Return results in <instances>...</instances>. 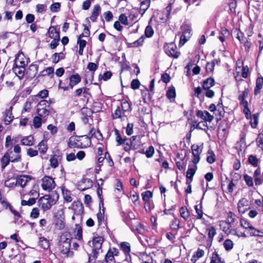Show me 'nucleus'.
<instances>
[{
  "label": "nucleus",
  "mask_w": 263,
  "mask_h": 263,
  "mask_svg": "<svg viewBox=\"0 0 263 263\" xmlns=\"http://www.w3.org/2000/svg\"><path fill=\"white\" fill-rule=\"evenodd\" d=\"M91 144L90 139L86 136H71L68 142V146L70 148H85Z\"/></svg>",
  "instance_id": "1"
},
{
  "label": "nucleus",
  "mask_w": 263,
  "mask_h": 263,
  "mask_svg": "<svg viewBox=\"0 0 263 263\" xmlns=\"http://www.w3.org/2000/svg\"><path fill=\"white\" fill-rule=\"evenodd\" d=\"M103 238L102 237H95L92 240V252L89 257L90 260L91 258L96 259L98 257V254L99 253L100 251L101 252L102 251L101 250L102 243L103 242Z\"/></svg>",
  "instance_id": "2"
},
{
  "label": "nucleus",
  "mask_w": 263,
  "mask_h": 263,
  "mask_svg": "<svg viewBox=\"0 0 263 263\" xmlns=\"http://www.w3.org/2000/svg\"><path fill=\"white\" fill-rule=\"evenodd\" d=\"M71 247V239L68 238H63L61 237L59 242V249L61 253L66 254L67 257L73 255V252L70 251Z\"/></svg>",
  "instance_id": "3"
},
{
  "label": "nucleus",
  "mask_w": 263,
  "mask_h": 263,
  "mask_svg": "<svg viewBox=\"0 0 263 263\" xmlns=\"http://www.w3.org/2000/svg\"><path fill=\"white\" fill-rule=\"evenodd\" d=\"M55 203L56 200L49 195H46L41 197L38 200L39 205L41 206L44 211L50 209Z\"/></svg>",
  "instance_id": "4"
},
{
  "label": "nucleus",
  "mask_w": 263,
  "mask_h": 263,
  "mask_svg": "<svg viewBox=\"0 0 263 263\" xmlns=\"http://www.w3.org/2000/svg\"><path fill=\"white\" fill-rule=\"evenodd\" d=\"M49 105L47 101L43 100H41L37 104V113L39 117L45 118L47 117L49 114V110L48 108Z\"/></svg>",
  "instance_id": "5"
},
{
  "label": "nucleus",
  "mask_w": 263,
  "mask_h": 263,
  "mask_svg": "<svg viewBox=\"0 0 263 263\" xmlns=\"http://www.w3.org/2000/svg\"><path fill=\"white\" fill-rule=\"evenodd\" d=\"M182 34L180 36L179 46H182L187 42L192 35V29L190 25L183 24L181 27Z\"/></svg>",
  "instance_id": "6"
},
{
  "label": "nucleus",
  "mask_w": 263,
  "mask_h": 263,
  "mask_svg": "<svg viewBox=\"0 0 263 263\" xmlns=\"http://www.w3.org/2000/svg\"><path fill=\"white\" fill-rule=\"evenodd\" d=\"M164 49L165 53L170 57L177 59L180 55V52L177 51V46L173 43L165 44Z\"/></svg>",
  "instance_id": "7"
},
{
  "label": "nucleus",
  "mask_w": 263,
  "mask_h": 263,
  "mask_svg": "<svg viewBox=\"0 0 263 263\" xmlns=\"http://www.w3.org/2000/svg\"><path fill=\"white\" fill-rule=\"evenodd\" d=\"M42 187L45 191H47L48 192L52 190L55 186V183L51 177L49 176H45L42 179Z\"/></svg>",
  "instance_id": "8"
},
{
  "label": "nucleus",
  "mask_w": 263,
  "mask_h": 263,
  "mask_svg": "<svg viewBox=\"0 0 263 263\" xmlns=\"http://www.w3.org/2000/svg\"><path fill=\"white\" fill-rule=\"evenodd\" d=\"M191 149L193 156L192 162L194 164H197L200 159V155L202 152V147H200L198 145L194 144L192 145Z\"/></svg>",
  "instance_id": "9"
},
{
  "label": "nucleus",
  "mask_w": 263,
  "mask_h": 263,
  "mask_svg": "<svg viewBox=\"0 0 263 263\" xmlns=\"http://www.w3.org/2000/svg\"><path fill=\"white\" fill-rule=\"evenodd\" d=\"M126 223L130 227L133 231L138 230L141 227L140 223L135 218H132L129 215L125 218Z\"/></svg>",
  "instance_id": "10"
},
{
  "label": "nucleus",
  "mask_w": 263,
  "mask_h": 263,
  "mask_svg": "<svg viewBox=\"0 0 263 263\" xmlns=\"http://www.w3.org/2000/svg\"><path fill=\"white\" fill-rule=\"evenodd\" d=\"M25 70V69L24 66L22 65L18 66L16 63H15L12 68L13 71L20 80L22 79L24 76Z\"/></svg>",
  "instance_id": "11"
},
{
  "label": "nucleus",
  "mask_w": 263,
  "mask_h": 263,
  "mask_svg": "<svg viewBox=\"0 0 263 263\" xmlns=\"http://www.w3.org/2000/svg\"><path fill=\"white\" fill-rule=\"evenodd\" d=\"M69 86L72 89L73 86L79 83L81 81V78L78 73L72 74L69 78Z\"/></svg>",
  "instance_id": "12"
},
{
  "label": "nucleus",
  "mask_w": 263,
  "mask_h": 263,
  "mask_svg": "<svg viewBox=\"0 0 263 263\" xmlns=\"http://www.w3.org/2000/svg\"><path fill=\"white\" fill-rule=\"evenodd\" d=\"M31 180V178L29 176L22 175L17 177L16 179L17 184H19L21 187H25L29 181Z\"/></svg>",
  "instance_id": "13"
},
{
  "label": "nucleus",
  "mask_w": 263,
  "mask_h": 263,
  "mask_svg": "<svg viewBox=\"0 0 263 263\" xmlns=\"http://www.w3.org/2000/svg\"><path fill=\"white\" fill-rule=\"evenodd\" d=\"M12 153L11 152L10 153L6 152L5 153L4 155L2 157V158L1 159V168L2 170H4L5 168L8 165L9 162L11 161V160L10 159V153Z\"/></svg>",
  "instance_id": "14"
},
{
  "label": "nucleus",
  "mask_w": 263,
  "mask_h": 263,
  "mask_svg": "<svg viewBox=\"0 0 263 263\" xmlns=\"http://www.w3.org/2000/svg\"><path fill=\"white\" fill-rule=\"evenodd\" d=\"M249 92L250 89L248 88L245 87V89L241 91L239 90V92L240 94L238 96V99L240 101V105L243 104L245 103H248L245 99L248 97Z\"/></svg>",
  "instance_id": "15"
},
{
  "label": "nucleus",
  "mask_w": 263,
  "mask_h": 263,
  "mask_svg": "<svg viewBox=\"0 0 263 263\" xmlns=\"http://www.w3.org/2000/svg\"><path fill=\"white\" fill-rule=\"evenodd\" d=\"M263 85V78L258 77L256 80V86L254 90V94L255 96L260 93Z\"/></svg>",
  "instance_id": "16"
},
{
  "label": "nucleus",
  "mask_w": 263,
  "mask_h": 263,
  "mask_svg": "<svg viewBox=\"0 0 263 263\" xmlns=\"http://www.w3.org/2000/svg\"><path fill=\"white\" fill-rule=\"evenodd\" d=\"M101 7L99 5L94 6L90 19L92 22H95L101 12Z\"/></svg>",
  "instance_id": "17"
},
{
  "label": "nucleus",
  "mask_w": 263,
  "mask_h": 263,
  "mask_svg": "<svg viewBox=\"0 0 263 263\" xmlns=\"http://www.w3.org/2000/svg\"><path fill=\"white\" fill-rule=\"evenodd\" d=\"M215 114L216 116H218L219 117L217 118V120L219 121L221 119V118L224 116L225 114V111L223 107V105L222 103H219L217 104V108L216 110L215 111Z\"/></svg>",
  "instance_id": "18"
},
{
  "label": "nucleus",
  "mask_w": 263,
  "mask_h": 263,
  "mask_svg": "<svg viewBox=\"0 0 263 263\" xmlns=\"http://www.w3.org/2000/svg\"><path fill=\"white\" fill-rule=\"evenodd\" d=\"M220 227L221 230H222L226 234H229L232 233V231L230 230L231 228V224L226 221H222L220 222Z\"/></svg>",
  "instance_id": "19"
},
{
  "label": "nucleus",
  "mask_w": 263,
  "mask_h": 263,
  "mask_svg": "<svg viewBox=\"0 0 263 263\" xmlns=\"http://www.w3.org/2000/svg\"><path fill=\"white\" fill-rule=\"evenodd\" d=\"M72 205L76 207V209H73L74 214L77 215H81L83 213L84 207L81 203L79 202H73Z\"/></svg>",
  "instance_id": "20"
},
{
  "label": "nucleus",
  "mask_w": 263,
  "mask_h": 263,
  "mask_svg": "<svg viewBox=\"0 0 263 263\" xmlns=\"http://www.w3.org/2000/svg\"><path fill=\"white\" fill-rule=\"evenodd\" d=\"M251 236H257L259 237H263V232L256 229L253 226L248 231Z\"/></svg>",
  "instance_id": "21"
},
{
  "label": "nucleus",
  "mask_w": 263,
  "mask_h": 263,
  "mask_svg": "<svg viewBox=\"0 0 263 263\" xmlns=\"http://www.w3.org/2000/svg\"><path fill=\"white\" fill-rule=\"evenodd\" d=\"M49 36L51 39H60L59 31H57L54 27H50L48 29Z\"/></svg>",
  "instance_id": "22"
},
{
  "label": "nucleus",
  "mask_w": 263,
  "mask_h": 263,
  "mask_svg": "<svg viewBox=\"0 0 263 263\" xmlns=\"http://www.w3.org/2000/svg\"><path fill=\"white\" fill-rule=\"evenodd\" d=\"M21 144L24 145L31 146L34 144V138L32 136L24 137L21 140Z\"/></svg>",
  "instance_id": "23"
},
{
  "label": "nucleus",
  "mask_w": 263,
  "mask_h": 263,
  "mask_svg": "<svg viewBox=\"0 0 263 263\" xmlns=\"http://www.w3.org/2000/svg\"><path fill=\"white\" fill-rule=\"evenodd\" d=\"M150 0H144L141 2L140 12L143 15L150 6Z\"/></svg>",
  "instance_id": "24"
},
{
  "label": "nucleus",
  "mask_w": 263,
  "mask_h": 263,
  "mask_svg": "<svg viewBox=\"0 0 263 263\" xmlns=\"http://www.w3.org/2000/svg\"><path fill=\"white\" fill-rule=\"evenodd\" d=\"M139 259L142 263H153V259L151 256L145 253L140 254Z\"/></svg>",
  "instance_id": "25"
},
{
  "label": "nucleus",
  "mask_w": 263,
  "mask_h": 263,
  "mask_svg": "<svg viewBox=\"0 0 263 263\" xmlns=\"http://www.w3.org/2000/svg\"><path fill=\"white\" fill-rule=\"evenodd\" d=\"M144 38L143 36H141L139 39L136 40V41L128 44V47H138L139 46H141L144 42Z\"/></svg>",
  "instance_id": "26"
},
{
  "label": "nucleus",
  "mask_w": 263,
  "mask_h": 263,
  "mask_svg": "<svg viewBox=\"0 0 263 263\" xmlns=\"http://www.w3.org/2000/svg\"><path fill=\"white\" fill-rule=\"evenodd\" d=\"M214 80L213 78H209L204 80L203 82L202 87L204 89H209L214 85Z\"/></svg>",
  "instance_id": "27"
},
{
  "label": "nucleus",
  "mask_w": 263,
  "mask_h": 263,
  "mask_svg": "<svg viewBox=\"0 0 263 263\" xmlns=\"http://www.w3.org/2000/svg\"><path fill=\"white\" fill-rule=\"evenodd\" d=\"M197 169V164H194L193 167H189L186 172V178L193 179V176L195 175Z\"/></svg>",
  "instance_id": "28"
},
{
  "label": "nucleus",
  "mask_w": 263,
  "mask_h": 263,
  "mask_svg": "<svg viewBox=\"0 0 263 263\" xmlns=\"http://www.w3.org/2000/svg\"><path fill=\"white\" fill-rule=\"evenodd\" d=\"M37 146L39 148V151L41 154H44L46 153L48 149V147L45 141H44V140L41 141L39 143Z\"/></svg>",
  "instance_id": "29"
},
{
  "label": "nucleus",
  "mask_w": 263,
  "mask_h": 263,
  "mask_svg": "<svg viewBox=\"0 0 263 263\" xmlns=\"http://www.w3.org/2000/svg\"><path fill=\"white\" fill-rule=\"evenodd\" d=\"M216 63H218V61L214 59L211 62H208L206 65V70L207 72H212L214 70Z\"/></svg>",
  "instance_id": "30"
},
{
  "label": "nucleus",
  "mask_w": 263,
  "mask_h": 263,
  "mask_svg": "<svg viewBox=\"0 0 263 263\" xmlns=\"http://www.w3.org/2000/svg\"><path fill=\"white\" fill-rule=\"evenodd\" d=\"M75 238L79 240L82 239V229L79 225H76V228L74 230Z\"/></svg>",
  "instance_id": "31"
},
{
  "label": "nucleus",
  "mask_w": 263,
  "mask_h": 263,
  "mask_svg": "<svg viewBox=\"0 0 263 263\" xmlns=\"http://www.w3.org/2000/svg\"><path fill=\"white\" fill-rule=\"evenodd\" d=\"M216 160L214 153L212 150H209L208 152V156L206 158L207 162L210 164H212Z\"/></svg>",
  "instance_id": "32"
},
{
  "label": "nucleus",
  "mask_w": 263,
  "mask_h": 263,
  "mask_svg": "<svg viewBox=\"0 0 263 263\" xmlns=\"http://www.w3.org/2000/svg\"><path fill=\"white\" fill-rule=\"evenodd\" d=\"M121 108L123 112H128L131 110V107L129 103L125 100H122Z\"/></svg>",
  "instance_id": "33"
},
{
  "label": "nucleus",
  "mask_w": 263,
  "mask_h": 263,
  "mask_svg": "<svg viewBox=\"0 0 263 263\" xmlns=\"http://www.w3.org/2000/svg\"><path fill=\"white\" fill-rule=\"evenodd\" d=\"M180 213L181 216L185 220H186L189 216L190 213L186 207L182 206L180 209Z\"/></svg>",
  "instance_id": "34"
},
{
  "label": "nucleus",
  "mask_w": 263,
  "mask_h": 263,
  "mask_svg": "<svg viewBox=\"0 0 263 263\" xmlns=\"http://www.w3.org/2000/svg\"><path fill=\"white\" fill-rule=\"evenodd\" d=\"M247 200L246 199H242L239 200L238 203V210L239 213H244L245 212V209L241 210V208H243L245 205H247Z\"/></svg>",
  "instance_id": "35"
},
{
  "label": "nucleus",
  "mask_w": 263,
  "mask_h": 263,
  "mask_svg": "<svg viewBox=\"0 0 263 263\" xmlns=\"http://www.w3.org/2000/svg\"><path fill=\"white\" fill-rule=\"evenodd\" d=\"M105 259L106 263H115L114 256L111 251H108L105 255Z\"/></svg>",
  "instance_id": "36"
},
{
  "label": "nucleus",
  "mask_w": 263,
  "mask_h": 263,
  "mask_svg": "<svg viewBox=\"0 0 263 263\" xmlns=\"http://www.w3.org/2000/svg\"><path fill=\"white\" fill-rule=\"evenodd\" d=\"M29 195L35 197L37 199L39 197V193L38 191V186L34 185L32 189L29 192Z\"/></svg>",
  "instance_id": "37"
},
{
  "label": "nucleus",
  "mask_w": 263,
  "mask_h": 263,
  "mask_svg": "<svg viewBox=\"0 0 263 263\" xmlns=\"http://www.w3.org/2000/svg\"><path fill=\"white\" fill-rule=\"evenodd\" d=\"M166 96L169 99H174L176 97V91L174 87L169 88L167 90Z\"/></svg>",
  "instance_id": "38"
},
{
  "label": "nucleus",
  "mask_w": 263,
  "mask_h": 263,
  "mask_svg": "<svg viewBox=\"0 0 263 263\" xmlns=\"http://www.w3.org/2000/svg\"><path fill=\"white\" fill-rule=\"evenodd\" d=\"M115 133L116 136V141L118 143V145L123 144V143H125V140L126 138H122L120 136L119 131L117 129L115 130Z\"/></svg>",
  "instance_id": "39"
},
{
  "label": "nucleus",
  "mask_w": 263,
  "mask_h": 263,
  "mask_svg": "<svg viewBox=\"0 0 263 263\" xmlns=\"http://www.w3.org/2000/svg\"><path fill=\"white\" fill-rule=\"evenodd\" d=\"M124 144V149L126 151H129L132 146H133V142L131 141V139H128V138L125 139V143H123Z\"/></svg>",
  "instance_id": "40"
},
{
  "label": "nucleus",
  "mask_w": 263,
  "mask_h": 263,
  "mask_svg": "<svg viewBox=\"0 0 263 263\" xmlns=\"http://www.w3.org/2000/svg\"><path fill=\"white\" fill-rule=\"evenodd\" d=\"M240 224L242 228L248 231L249 230L252 226V225L249 221L244 219H241L240 220Z\"/></svg>",
  "instance_id": "41"
},
{
  "label": "nucleus",
  "mask_w": 263,
  "mask_h": 263,
  "mask_svg": "<svg viewBox=\"0 0 263 263\" xmlns=\"http://www.w3.org/2000/svg\"><path fill=\"white\" fill-rule=\"evenodd\" d=\"M249 162L253 166H257L258 160L255 156L250 155L248 158Z\"/></svg>",
  "instance_id": "42"
},
{
  "label": "nucleus",
  "mask_w": 263,
  "mask_h": 263,
  "mask_svg": "<svg viewBox=\"0 0 263 263\" xmlns=\"http://www.w3.org/2000/svg\"><path fill=\"white\" fill-rule=\"evenodd\" d=\"M36 202V198H30L28 200H22L21 201V204L23 206L28 205L31 206L33 205Z\"/></svg>",
  "instance_id": "43"
},
{
  "label": "nucleus",
  "mask_w": 263,
  "mask_h": 263,
  "mask_svg": "<svg viewBox=\"0 0 263 263\" xmlns=\"http://www.w3.org/2000/svg\"><path fill=\"white\" fill-rule=\"evenodd\" d=\"M42 119L39 116H36L33 118V123L35 128H40L42 125Z\"/></svg>",
  "instance_id": "44"
},
{
  "label": "nucleus",
  "mask_w": 263,
  "mask_h": 263,
  "mask_svg": "<svg viewBox=\"0 0 263 263\" xmlns=\"http://www.w3.org/2000/svg\"><path fill=\"white\" fill-rule=\"evenodd\" d=\"M180 220L177 218H174L172 221L170 227L173 230H177L179 228Z\"/></svg>",
  "instance_id": "45"
},
{
  "label": "nucleus",
  "mask_w": 263,
  "mask_h": 263,
  "mask_svg": "<svg viewBox=\"0 0 263 263\" xmlns=\"http://www.w3.org/2000/svg\"><path fill=\"white\" fill-rule=\"evenodd\" d=\"M39 245L44 249H47L49 247L48 240L44 237L40 238Z\"/></svg>",
  "instance_id": "46"
},
{
  "label": "nucleus",
  "mask_w": 263,
  "mask_h": 263,
  "mask_svg": "<svg viewBox=\"0 0 263 263\" xmlns=\"http://www.w3.org/2000/svg\"><path fill=\"white\" fill-rule=\"evenodd\" d=\"M223 246L225 249L227 251L230 250L233 248V242L230 239H226L223 243Z\"/></svg>",
  "instance_id": "47"
},
{
  "label": "nucleus",
  "mask_w": 263,
  "mask_h": 263,
  "mask_svg": "<svg viewBox=\"0 0 263 263\" xmlns=\"http://www.w3.org/2000/svg\"><path fill=\"white\" fill-rule=\"evenodd\" d=\"M50 165L53 168L57 167L59 165L58 156L54 155L50 159Z\"/></svg>",
  "instance_id": "48"
},
{
  "label": "nucleus",
  "mask_w": 263,
  "mask_h": 263,
  "mask_svg": "<svg viewBox=\"0 0 263 263\" xmlns=\"http://www.w3.org/2000/svg\"><path fill=\"white\" fill-rule=\"evenodd\" d=\"M120 246L121 249L125 254L129 253L130 249L129 244L128 242H123L121 243Z\"/></svg>",
  "instance_id": "49"
},
{
  "label": "nucleus",
  "mask_w": 263,
  "mask_h": 263,
  "mask_svg": "<svg viewBox=\"0 0 263 263\" xmlns=\"http://www.w3.org/2000/svg\"><path fill=\"white\" fill-rule=\"evenodd\" d=\"M98 226H100L104 218V209H102V212L100 210V212L97 215Z\"/></svg>",
  "instance_id": "50"
},
{
  "label": "nucleus",
  "mask_w": 263,
  "mask_h": 263,
  "mask_svg": "<svg viewBox=\"0 0 263 263\" xmlns=\"http://www.w3.org/2000/svg\"><path fill=\"white\" fill-rule=\"evenodd\" d=\"M142 199L145 201H148L152 197L153 194L149 191H146L142 194Z\"/></svg>",
  "instance_id": "51"
},
{
  "label": "nucleus",
  "mask_w": 263,
  "mask_h": 263,
  "mask_svg": "<svg viewBox=\"0 0 263 263\" xmlns=\"http://www.w3.org/2000/svg\"><path fill=\"white\" fill-rule=\"evenodd\" d=\"M256 143L257 146L263 150V134L260 133L256 138Z\"/></svg>",
  "instance_id": "52"
},
{
  "label": "nucleus",
  "mask_w": 263,
  "mask_h": 263,
  "mask_svg": "<svg viewBox=\"0 0 263 263\" xmlns=\"http://www.w3.org/2000/svg\"><path fill=\"white\" fill-rule=\"evenodd\" d=\"M211 263H221V258L216 252L213 253Z\"/></svg>",
  "instance_id": "53"
},
{
  "label": "nucleus",
  "mask_w": 263,
  "mask_h": 263,
  "mask_svg": "<svg viewBox=\"0 0 263 263\" xmlns=\"http://www.w3.org/2000/svg\"><path fill=\"white\" fill-rule=\"evenodd\" d=\"M5 117L4 119V122L6 125H9L10 124L13 119L12 114H11V115H10V114L9 115L8 114L7 115V112H5Z\"/></svg>",
  "instance_id": "54"
},
{
  "label": "nucleus",
  "mask_w": 263,
  "mask_h": 263,
  "mask_svg": "<svg viewBox=\"0 0 263 263\" xmlns=\"http://www.w3.org/2000/svg\"><path fill=\"white\" fill-rule=\"evenodd\" d=\"M154 34V30L151 26H147L145 30V35L147 37H152Z\"/></svg>",
  "instance_id": "55"
},
{
  "label": "nucleus",
  "mask_w": 263,
  "mask_h": 263,
  "mask_svg": "<svg viewBox=\"0 0 263 263\" xmlns=\"http://www.w3.org/2000/svg\"><path fill=\"white\" fill-rule=\"evenodd\" d=\"M16 185L17 182L15 179H12V180L10 179H8L5 182V185L8 187H13Z\"/></svg>",
  "instance_id": "56"
},
{
  "label": "nucleus",
  "mask_w": 263,
  "mask_h": 263,
  "mask_svg": "<svg viewBox=\"0 0 263 263\" xmlns=\"http://www.w3.org/2000/svg\"><path fill=\"white\" fill-rule=\"evenodd\" d=\"M56 219H65V214L63 209L58 210L55 213Z\"/></svg>",
  "instance_id": "57"
},
{
  "label": "nucleus",
  "mask_w": 263,
  "mask_h": 263,
  "mask_svg": "<svg viewBox=\"0 0 263 263\" xmlns=\"http://www.w3.org/2000/svg\"><path fill=\"white\" fill-rule=\"evenodd\" d=\"M243 107V113L245 114L246 117L248 118L251 115V111L249 108L248 103H245L243 104H241Z\"/></svg>",
  "instance_id": "58"
},
{
  "label": "nucleus",
  "mask_w": 263,
  "mask_h": 263,
  "mask_svg": "<svg viewBox=\"0 0 263 263\" xmlns=\"http://www.w3.org/2000/svg\"><path fill=\"white\" fill-rule=\"evenodd\" d=\"M229 6L231 12L232 13H235L236 11L235 9L237 6V3L236 0H229Z\"/></svg>",
  "instance_id": "59"
},
{
  "label": "nucleus",
  "mask_w": 263,
  "mask_h": 263,
  "mask_svg": "<svg viewBox=\"0 0 263 263\" xmlns=\"http://www.w3.org/2000/svg\"><path fill=\"white\" fill-rule=\"evenodd\" d=\"M244 180H245V182L246 184L249 186H253V178L251 176H249L247 174H245L243 176Z\"/></svg>",
  "instance_id": "60"
},
{
  "label": "nucleus",
  "mask_w": 263,
  "mask_h": 263,
  "mask_svg": "<svg viewBox=\"0 0 263 263\" xmlns=\"http://www.w3.org/2000/svg\"><path fill=\"white\" fill-rule=\"evenodd\" d=\"M60 7L61 4L60 3H54L50 6V9L52 12H57L59 11Z\"/></svg>",
  "instance_id": "61"
},
{
  "label": "nucleus",
  "mask_w": 263,
  "mask_h": 263,
  "mask_svg": "<svg viewBox=\"0 0 263 263\" xmlns=\"http://www.w3.org/2000/svg\"><path fill=\"white\" fill-rule=\"evenodd\" d=\"M172 9V4L170 3L167 7L163 10V13L166 17H168Z\"/></svg>",
  "instance_id": "62"
},
{
  "label": "nucleus",
  "mask_w": 263,
  "mask_h": 263,
  "mask_svg": "<svg viewBox=\"0 0 263 263\" xmlns=\"http://www.w3.org/2000/svg\"><path fill=\"white\" fill-rule=\"evenodd\" d=\"M65 219H56L55 224L60 230H62L65 227Z\"/></svg>",
  "instance_id": "63"
},
{
  "label": "nucleus",
  "mask_w": 263,
  "mask_h": 263,
  "mask_svg": "<svg viewBox=\"0 0 263 263\" xmlns=\"http://www.w3.org/2000/svg\"><path fill=\"white\" fill-rule=\"evenodd\" d=\"M113 118L114 119L121 118L122 116L124 115L122 114L121 110L120 109V107H118L115 111V112L112 115Z\"/></svg>",
  "instance_id": "64"
}]
</instances>
